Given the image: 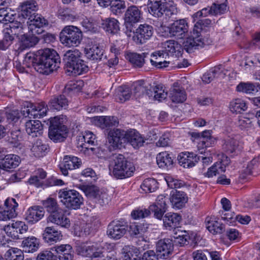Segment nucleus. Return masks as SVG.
<instances>
[{
	"instance_id": "nucleus-14",
	"label": "nucleus",
	"mask_w": 260,
	"mask_h": 260,
	"mask_svg": "<svg viewBox=\"0 0 260 260\" xmlns=\"http://www.w3.org/2000/svg\"><path fill=\"white\" fill-rule=\"evenodd\" d=\"M127 231V226L122 222L113 221L108 226L107 234L111 239L118 240L126 234Z\"/></svg>"
},
{
	"instance_id": "nucleus-57",
	"label": "nucleus",
	"mask_w": 260,
	"mask_h": 260,
	"mask_svg": "<svg viewBox=\"0 0 260 260\" xmlns=\"http://www.w3.org/2000/svg\"><path fill=\"white\" fill-rule=\"evenodd\" d=\"M227 5L225 3H214L211 6L209 12L212 15H221L227 11Z\"/></svg>"
},
{
	"instance_id": "nucleus-35",
	"label": "nucleus",
	"mask_w": 260,
	"mask_h": 260,
	"mask_svg": "<svg viewBox=\"0 0 260 260\" xmlns=\"http://www.w3.org/2000/svg\"><path fill=\"white\" fill-rule=\"evenodd\" d=\"M156 162L159 168L169 169L172 167L173 159L170 154L166 152H162L157 155Z\"/></svg>"
},
{
	"instance_id": "nucleus-3",
	"label": "nucleus",
	"mask_w": 260,
	"mask_h": 260,
	"mask_svg": "<svg viewBox=\"0 0 260 260\" xmlns=\"http://www.w3.org/2000/svg\"><path fill=\"white\" fill-rule=\"evenodd\" d=\"M110 170L117 179H124L133 175L135 168L133 164L127 160L122 154H115L111 161Z\"/></svg>"
},
{
	"instance_id": "nucleus-38",
	"label": "nucleus",
	"mask_w": 260,
	"mask_h": 260,
	"mask_svg": "<svg viewBox=\"0 0 260 260\" xmlns=\"http://www.w3.org/2000/svg\"><path fill=\"white\" fill-rule=\"evenodd\" d=\"M125 57L135 68H141L145 63V55L136 53L129 52L126 54Z\"/></svg>"
},
{
	"instance_id": "nucleus-4",
	"label": "nucleus",
	"mask_w": 260,
	"mask_h": 260,
	"mask_svg": "<svg viewBox=\"0 0 260 260\" xmlns=\"http://www.w3.org/2000/svg\"><path fill=\"white\" fill-rule=\"evenodd\" d=\"M81 52L76 49L67 51L63 56L64 67L73 75H80L88 71V67L81 59Z\"/></svg>"
},
{
	"instance_id": "nucleus-10",
	"label": "nucleus",
	"mask_w": 260,
	"mask_h": 260,
	"mask_svg": "<svg viewBox=\"0 0 260 260\" xmlns=\"http://www.w3.org/2000/svg\"><path fill=\"white\" fill-rule=\"evenodd\" d=\"M95 136L90 131H85L81 136H79L78 147L81 148L80 151L84 154L90 155L95 153V148L90 147L94 146L96 143Z\"/></svg>"
},
{
	"instance_id": "nucleus-45",
	"label": "nucleus",
	"mask_w": 260,
	"mask_h": 260,
	"mask_svg": "<svg viewBox=\"0 0 260 260\" xmlns=\"http://www.w3.org/2000/svg\"><path fill=\"white\" fill-rule=\"evenodd\" d=\"M225 171V166L222 164L221 162H217L208 169V171L204 174V175L208 178L212 177L224 172Z\"/></svg>"
},
{
	"instance_id": "nucleus-61",
	"label": "nucleus",
	"mask_w": 260,
	"mask_h": 260,
	"mask_svg": "<svg viewBox=\"0 0 260 260\" xmlns=\"http://www.w3.org/2000/svg\"><path fill=\"white\" fill-rule=\"evenodd\" d=\"M236 88L238 91L246 93H252L253 92L257 91L255 85L250 83L241 82L238 85Z\"/></svg>"
},
{
	"instance_id": "nucleus-20",
	"label": "nucleus",
	"mask_w": 260,
	"mask_h": 260,
	"mask_svg": "<svg viewBox=\"0 0 260 260\" xmlns=\"http://www.w3.org/2000/svg\"><path fill=\"white\" fill-rule=\"evenodd\" d=\"M45 211L40 206L29 208L25 214V219L29 223L34 224L41 220L44 216Z\"/></svg>"
},
{
	"instance_id": "nucleus-63",
	"label": "nucleus",
	"mask_w": 260,
	"mask_h": 260,
	"mask_svg": "<svg viewBox=\"0 0 260 260\" xmlns=\"http://www.w3.org/2000/svg\"><path fill=\"white\" fill-rule=\"evenodd\" d=\"M165 180L168 186L171 188H179L184 185L183 181L176 179L170 175H167L165 177Z\"/></svg>"
},
{
	"instance_id": "nucleus-6",
	"label": "nucleus",
	"mask_w": 260,
	"mask_h": 260,
	"mask_svg": "<svg viewBox=\"0 0 260 260\" xmlns=\"http://www.w3.org/2000/svg\"><path fill=\"white\" fill-rule=\"evenodd\" d=\"M59 38L61 43L65 46H77L82 40V32L76 26L68 25L60 32Z\"/></svg>"
},
{
	"instance_id": "nucleus-17",
	"label": "nucleus",
	"mask_w": 260,
	"mask_h": 260,
	"mask_svg": "<svg viewBox=\"0 0 260 260\" xmlns=\"http://www.w3.org/2000/svg\"><path fill=\"white\" fill-rule=\"evenodd\" d=\"M127 132L120 129L110 130L108 135V141L114 148H120L126 142Z\"/></svg>"
},
{
	"instance_id": "nucleus-5",
	"label": "nucleus",
	"mask_w": 260,
	"mask_h": 260,
	"mask_svg": "<svg viewBox=\"0 0 260 260\" xmlns=\"http://www.w3.org/2000/svg\"><path fill=\"white\" fill-rule=\"evenodd\" d=\"M149 8L150 13L157 18H166L176 15L178 11L176 5L172 1L149 0Z\"/></svg>"
},
{
	"instance_id": "nucleus-27",
	"label": "nucleus",
	"mask_w": 260,
	"mask_h": 260,
	"mask_svg": "<svg viewBox=\"0 0 260 260\" xmlns=\"http://www.w3.org/2000/svg\"><path fill=\"white\" fill-rule=\"evenodd\" d=\"M187 201L188 197L184 191L175 190L171 193L170 202L174 208H182Z\"/></svg>"
},
{
	"instance_id": "nucleus-39",
	"label": "nucleus",
	"mask_w": 260,
	"mask_h": 260,
	"mask_svg": "<svg viewBox=\"0 0 260 260\" xmlns=\"http://www.w3.org/2000/svg\"><path fill=\"white\" fill-rule=\"evenodd\" d=\"M239 142L234 137H228L223 145V150L228 154L236 153L239 151Z\"/></svg>"
},
{
	"instance_id": "nucleus-41",
	"label": "nucleus",
	"mask_w": 260,
	"mask_h": 260,
	"mask_svg": "<svg viewBox=\"0 0 260 260\" xmlns=\"http://www.w3.org/2000/svg\"><path fill=\"white\" fill-rule=\"evenodd\" d=\"M104 29L107 32L115 34L120 29L118 21L114 18H107L102 23Z\"/></svg>"
},
{
	"instance_id": "nucleus-36",
	"label": "nucleus",
	"mask_w": 260,
	"mask_h": 260,
	"mask_svg": "<svg viewBox=\"0 0 260 260\" xmlns=\"http://www.w3.org/2000/svg\"><path fill=\"white\" fill-rule=\"evenodd\" d=\"M181 219V216L177 213H167L163 218L164 224L166 228H175L179 224Z\"/></svg>"
},
{
	"instance_id": "nucleus-2",
	"label": "nucleus",
	"mask_w": 260,
	"mask_h": 260,
	"mask_svg": "<svg viewBox=\"0 0 260 260\" xmlns=\"http://www.w3.org/2000/svg\"><path fill=\"white\" fill-rule=\"evenodd\" d=\"M39 64H36L35 70L38 73L48 75L59 68L60 58L54 49L45 48L38 50L37 59Z\"/></svg>"
},
{
	"instance_id": "nucleus-62",
	"label": "nucleus",
	"mask_w": 260,
	"mask_h": 260,
	"mask_svg": "<svg viewBox=\"0 0 260 260\" xmlns=\"http://www.w3.org/2000/svg\"><path fill=\"white\" fill-rule=\"evenodd\" d=\"M110 6L112 12L115 14L120 13L125 8V2L123 0H112Z\"/></svg>"
},
{
	"instance_id": "nucleus-42",
	"label": "nucleus",
	"mask_w": 260,
	"mask_h": 260,
	"mask_svg": "<svg viewBox=\"0 0 260 260\" xmlns=\"http://www.w3.org/2000/svg\"><path fill=\"white\" fill-rule=\"evenodd\" d=\"M28 29H33V27H42L47 24V21L41 15L35 14L28 19Z\"/></svg>"
},
{
	"instance_id": "nucleus-8",
	"label": "nucleus",
	"mask_w": 260,
	"mask_h": 260,
	"mask_svg": "<svg viewBox=\"0 0 260 260\" xmlns=\"http://www.w3.org/2000/svg\"><path fill=\"white\" fill-rule=\"evenodd\" d=\"M48 110V106L44 102L36 104L26 103L21 110V114L25 117L40 118L46 115Z\"/></svg>"
},
{
	"instance_id": "nucleus-31",
	"label": "nucleus",
	"mask_w": 260,
	"mask_h": 260,
	"mask_svg": "<svg viewBox=\"0 0 260 260\" xmlns=\"http://www.w3.org/2000/svg\"><path fill=\"white\" fill-rule=\"evenodd\" d=\"M58 254L60 260H73V251L71 245L69 244L56 246L53 248Z\"/></svg>"
},
{
	"instance_id": "nucleus-51",
	"label": "nucleus",
	"mask_w": 260,
	"mask_h": 260,
	"mask_svg": "<svg viewBox=\"0 0 260 260\" xmlns=\"http://www.w3.org/2000/svg\"><path fill=\"white\" fill-rule=\"evenodd\" d=\"M67 122V118L65 115H61L50 118V128L60 129L62 126H67L65 124Z\"/></svg>"
},
{
	"instance_id": "nucleus-34",
	"label": "nucleus",
	"mask_w": 260,
	"mask_h": 260,
	"mask_svg": "<svg viewBox=\"0 0 260 260\" xmlns=\"http://www.w3.org/2000/svg\"><path fill=\"white\" fill-rule=\"evenodd\" d=\"M126 141L129 142L134 148H138L143 145L144 139L140 134L135 131L127 132Z\"/></svg>"
},
{
	"instance_id": "nucleus-46",
	"label": "nucleus",
	"mask_w": 260,
	"mask_h": 260,
	"mask_svg": "<svg viewBox=\"0 0 260 260\" xmlns=\"http://www.w3.org/2000/svg\"><path fill=\"white\" fill-rule=\"evenodd\" d=\"M222 75L219 67H215L209 72L206 73L202 77V80L206 83H210L214 78H218Z\"/></svg>"
},
{
	"instance_id": "nucleus-32",
	"label": "nucleus",
	"mask_w": 260,
	"mask_h": 260,
	"mask_svg": "<svg viewBox=\"0 0 260 260\" xmlns=\"http://www.w3.org/2000/svg\"><path fill=\"white\" fill-rule=\"evenodd\" d=\"M141 17V11L136 6H131L125 13V22L131 23L138 22Z\"/></svg>"
},
{
	"instance_id": "nucleus-53",
	"label": "nucleus",
	"mask_w": 260,
	"mask_h": 260,
	"mask_svg": "<svg viewBox=\"0 0 260 260\" xmlns=\"http://www.w3.org/2000/svg\"><path fill=\"white\" fill-rule=\"evenodd\" d=\"M77 252L78 254L84 257H91L92 253L91 245L87 243H81L77 245Z\"/></svg>"
},
{
	"instance_id": "nucleus-12",
	"label": "nucleus",
	"mask_w": 260,
	"mask_h": 260,
	"mask_svg": "<svg viewBox=\"0 0 260 260\" xmlns=\"http://www.w3.org/2000/svg\"><path fill=\"white\" fill-rule=\"evenodd\" d=\"M153 32L151 25L147 24H140L134 31L133 40L137 44H143L151 37Z\"/></svg>"
},
{
	"instance_id": "nucleus-25",
	"label": "nucleus",
	"mask_w": 260,
	"mask_h": 260,
	"mask_svg": "<svg viewBox=\"0 0 260 260\" xmlns=\"http://www.w3.org/2000/svg\"><path fill=\"white\" fill-rule=\"evenodd\" d=\"M48 222L64 228H69L70 226L69 219L64 215L61 209L50 214L48 217Z\"/></svg>"
},
{
	"instance_id": "nucleus-64",
	"label": "nucleus",
	"mask_w": 260,
	"mask_h": 260,
	"mask_svg": "<svg viewBox=\"0 0 260 260\" xmlns=\"http://www.w3.org/2000/svg\"><path fill=\"white\" fill-rule=\"evenodd\" d=\"M7 29H11L13 34L19 35L23 32V24L17 21H14L10 23L9 27L6 28Z\"/></svg>"
},
{
	"instance_id": "nucleus-23",
	"label": "nucleus",
	"mask_w": 260,
	"mask_h": 260,
	"mask_svg": "<svg viewBox=\"0 0 260 260\" xmlns=\"http://www.w3.org/2000/svg\"><path fill=\"white\" fill-rule=\"evenodd\" d=\"M21 15L24 18L28 19L35 15L38 9V5L36 1L27 0L20 4Z\"/></svg>"
},
{
	"instance_id": "nucleus-18",
	"label": "nucleus",
	"mask_w": 260,
	"mask_h": 260,
	"mask_svg": "<svg viewBox=\"0 0 260 260\" xmlns=\"http://www.w3.org/2000/svg\"><path fill=\"white\" fill-rule=\"evenodd\" d=\"M168 198L162 194L159 195L156 202L149 206L150 210L154 213V216L160 219L167 210V202Z\"/></svg>"
},
{
	"instance_id": "nucleus-22",
	"label": "nucleus",
	"mask_w": 260,
	"mask_h": 260,
	"mask_svg": "<svg viewBox=\"0 0 260 260\" xmlns=\"http://www.w3.org/2000/svg\"><path fill=\"white\" fill-rule=\"evenodd\" d=\"M104 50L99 44H94L89 48L85 49V54L87 58L94 61H99L105 58Z\"/></svg>"
},
{
	"instance_id": "nucleus-7",
	"label": "nucleus",
	"mask_w": 260,
	"mask_h": 260,
	"mask_svg": "<svg viewBox=\"0 0 260 260\" xmlns=\"http://www.w3.org/2000/svg\"><path fill=\"white\" fill-rule=\"evenodd\" d=\"M58 197L60 202L68 208L78 209L83 203L82 196L74 189H61L58 192Z\"/></svg>"
},
{
	"instance_id": "nucleus-24",
	"label": "nucleus",
	"mask_w": 260,
	"mask_h": 260,
	"mask_svg": "<svg viewBox=\"0 0 260 260\" xmlns=\"http://www.w3.org/2000/svg\"><path fill=\"white\" fill-rule=\"evenodd\" d=\"M169 97L172 102L181 103L186 100V94L184 88L175 82L170 90Z\"/></svg>"
},
{
	"instance_id": "nucleus-16",
	"label": "nucleus",
	"mask_w": 260,
	"mask_h": 260,
	"mask_svg": "<svg viewBox=\"0 0 260 260\" xmlns=\"http://www.w3.org/2000/svg\"><path fill=\"white\" fill-rule=\"evenodd\" d=\"M82 164L81 160L77 157L66 155L64 156L59 168L62 174L68 176V171L79 168Z\"/></svg>"
},
{
	"instance_id": "nucleus-43",
	"label": "nucleus",
	"mask_w": 260,
	"mask_h": 260,
	"mask_svg": "<svg viewBox=\"0 0 260 260\" xmlns=\"http://www.w3.org/2000/svg\"><path fill=\"white\" fill-rule=\"evenodd\" d=\"M260 170L259 164L257 159L254 158L247 165V167L242 171L241 177L244 179L247 176L257 173Z\"/></svg>"
},
{
	"instance_id": "nucleus-28",
	"label": "nucleus",
	"mask_w": 260,
	"mask_h": 260,
	"mask_svg": "<svg viewBox=\"0 0 260 260\" xmlns=\"http://www.w3.org/2000/svg\"><path fill=\"white\" fill-rule=\"evenodd\" d=\"M198 157L193 153L184 152L178 156L179 164L183 168H190L195 166Z\"/></svg>"
},
{
	"instance_id": "nucleus-48",
	"label": "nucleus",
	"mask_w": 260,
	"mask_h": 260,
	"mask_svg": "<svg viewBox=\"0 0 260 260\" xmlns=\"http://www.w3.org/2000/svg\"><path fill=\"white\" fill-rule=\"evenodd\" d=\"M206 222V228L210 233L213 234L222 233L223 227L218 221L210 219H208V218H207Z\"/></svg>"
},
{
	"instance_id": "nucleus-59",
	"label": "nucleus",
	"mask_w": 260,
	"mask_h": 260,
	"mask_svg": "<svg viewBox=\"0 0 260 260\" xmlns=\"http://www.w3.org/2000/svg\"><path fill=\"white\" fill-rule=\"evenodd\" d=\"M189 236L186 234V232H184L183 234L174 236L171 240H173V244L179 246H184L189 243Z\"/></svg>"
},
{
	"instance_id": "nucleus-44",
	"label": "nucleus",
	"mask_w": 260,
	"mask_h": 260,
	"mask_svg": "<svg viewBox=\"0 0 260 260\" xmlns=\"http://www.w3.org/2000/svg\"><path fill=\"white\" fill-rule=\"evenodd\" d=\"M230 108L233 113H240L245 111L247 107L244 100L237 99L231 102Z\"/></svg>"
},
{
	"instance_id": "nucleus-50",
	"label": "nucleus",
	"mask_w": 260,
	"mask_h": 260,
	"mask_svg": "<svg viewBox=\"0 0 260 260\" xmlns=\"http://www.w3.org/2000/svg\"><path fill=\"white\" fill-rule=\"evenodd\" d=\"M141 187L146 192H154L157 188V181L153 178H147L144 180Z\"/></svg>"
},
{
	"instance_id": "nucleus-52",
	"label": "nucleus",
	"mask_w": 260,
	"mask_h": 260,
	"mask_svg": "<svg viewBox=\"0 0 260 260\" xmlns=\"http://www.w3.org/2000/svg\"><path fill=\"white\" fill-rule=\"evenodd\" d=\"M31 150L36 157H40L45 154L47 150V147L46 145L42 144L40 141L37 140L33 145Z\"/></svg>"
},
{
	"instance_id": "nucleus-37",
	"label": "nucleus",
	"mask_w": 260,
	"mask_h": 260,
	"mask_svg": "<svg viewBox=\"0 0 260 260\" xmlns=\"http://www.w3.org/2000/svg\"><path fill=\"white\" fill-rule=\"evenodd\" d=\"M43 129L41 122L39 120H29L25 123V129L29 135L37 137V133L40 134Z\"/></svg>"
},
{
	"instance_id": "nucleus-33",
	"label": "nucleus",
	"mask_w": 260,
	"mask_h": 260,
	"mask_svg": "<svg viewBox=\"0 0 260 260\" xmlns=\"http://www.w3.org/2000/svg\"><path fill=\"white\" fill-rule=\"evenodd\" d=\"M166 54L162 51H158L152 54V58L150 59L151 64L157 68L161 69L168 67L170 61L164 59Z\"/></svg>"
},
{
	"instance_id": "nucleus-56",
	"label": "nucleus",
	"mask_w": 260,
	"mask_h": 260,
	"mask_svg": "<svg viewBox=\"0 0 260 260\" xmlns=\"http://www.w3.org/2000/svg\"><path fill=\"white\" fill-rule=\"evenodd\" d=\"M22 46L25 48H30L35 46L39 39L36 36L32 35H24L21 38Z\"/></svg>"
},
{
	"instance_id": "nucleus-49",
	"label": "nucleus",
	"mask_w": 260,
	"mask_h": 260,
	"mask_svg": "<svg viewBox=\"0 0 260 260\" xmlns=\"http://www.w3.org/2000/svg\"><path fill=\"white\" fill-rule=\"evenodd\" d=\"M100 126L102 127L115 126L118 123L117 118L114 116H100L96 117Z\"/></svg>"
},
{
	"instance_id": "nucleus-9",
	"label": "nucleus",
	"mask_w": 260,
	"mask_h": 260,
	"mask_svg": "<svg viewBox=\"0 0 260 260\" xmlns=\"http://www.w3.org/2000/svg\"><path fill=\"white\" fill-rule=\"evenodd\" d=\"M82 189L88 199L93 200L101 205L108 204L110 201V198L108 194L100 190L99 188L96 186L83 185L82 186Z\"/></svg>"
},
{
	"instance_id": "nucleus-15",
	"label": "nucleus",
	"mask_w": 260,
	"mask_h": 260,
	"mask_svg": "<svg viewBox=\"0 0 260 260\" xmlns=\"http://www.w3.org/2000/svg\"><path fill=\"white\" fill-rule=\"evenodd\" d=\"M6 208L0 211V221H7L17 216L16 210L18 206L15 199L8 198L5 202Z\"/></svg>"
},
{
	"instance_id": "nucleus-26",
	"label": "nucleus",
	"mask_w": 260,
	"mask_h": 260,
	"mask_svg": "<svg viewBox=\"0 0 260 260\" xmlns=\"http://www.w3.org/2000/svg\"><path fill=\"white\" fill-rule=\"evenodd\" d=\"M68 105L69 101L64 95L53 96L48 103L50 109L57 111L66 109Z\"/></svg>"
},
{
	"instance_id": "nucleus-11",
	"label": "nucleus",
	"mask_w": 260,
	"mask_h": 260,
	"mask_svg": "<svg viewBox=\"0 0 260 260\" xmlns=\"http://www.w3.org/2000/svg\"><path fill=\"white\" fill-rule=\"evenodd\" d=\"M2 229L8 237L13 239H19L21 238V235L26 233L28 226L24 222L13 220L4 225Z\"/></svg>"
},
{
	"instance_id": "nucleus-29",
	"label": "nucleus",
	"mask_w": 260,
	"mask_h": 260,
	"mask_svg": "<svg viewBox=\"0 0 260 260\" xmlns=\"http://www.w3.org/2000/svg\"><path fill=\"white\" fill-rule=\"evenodd\" d=\"M68 129L67 126H62L60 129L49 127L48 136L49 138L54 142H61L67 137Z\"/></svg>"
},
{
	"instance_id": "nucleus-60",
	"label": "nucleus",
	"mask_w": 260,
	"mask_h": 260,
	"mask_svg": "<svg viewBox=\"0 0 260 260\" xmlns=\"http://www.w3.org/2000/svg\"><path fill=\"white\" fill-rule=\"evenodd\" d=\"M43 205L48 212L51 214L58 211L60 209L56 200L52 198H49L43 202Z\"/></svg>"
},
{
	"instance_id": "nucleus-21",
	"label": "nucleus",
	"mask_w": 260,
	"mask_h": 260,
	"mask_svg": "<svg viewBox=\"0 0 260 260\" xmlns=\"http://www.w3.org/2000/svg\"><path fill=\"white\" fill-rule=\"evenodd\" d=\"M20 162L19 156L15 154L5 155L4 157L0 156V169L8 170L14 169L18 166Z\"/></svg>"
},
{
	"instance_id": "nucleus-40",
	"label": "nucleus",
	"mask_w": 260,
	"mask_h": 260,
	"mask_svg": "<svg viewBox=\"0 0 260 260\" xmlns=\"http://www.w3.org/2000/svg\"><path fill=\"white\" fill-rule=\"evenodd\" d=\"M22 245L25 252H34L38 249L39 241L34 237H28L22 241Z\"/></svg>"
},
{
	"instance_id": "nucleus-47",
	"label": "nucleus",
	"mask_w": 260,
	"mask_h": 260,
	"mask_svg": "<svg viewBox=\"0 0 260 260\" xmlns=\"http://www.w3.org/2000/svg\"><path fill=\"white\" fill-rule=\"evenodd\" d=\"M6 260H23V252L17 248H11L5 253Z\"/></svg>"
},
{
	"instance_id": "nucleus-58",
	"label": "nucleus",
	"mask_w": 260,
	"mask_h": 260,
	"mask_svg": "<svg viewBox=\"0 0 260 260\" xmlns=\"http://www.w3.org/2000/svg\"><path fill=\"white\" fill-rule=\"evenodd\" d=\"M116 100L119 102L123 103L129 99L131 96V92L129 88L119 87L117 90Z\"/></svg>"
},
{
	"instance_id": "nucleus-19",
	"label": "nucleus",
	"mask_w": 260,
	"mask_h": 260,
	"mask_svg": "<svg viewBox=\"0 0 260 260\" xmlns=\"http://www.w3.org/2000/svg\"><path fill=\"white\" fill-rule=\"evenodd\" d=\"M162 52L166 54L165 56L181 55L183 48L181 44L174 40H169L162 44Z\"/></svg>"
},
{
	"instance_id": "nucleus-13",
	"label": "nucleus",
	"mask_w": 260,
	"mask_h": 260,
	"mask_svg": "<svg viewBox=\"0 0 260 260\" xmlns=\"http://www.w3.org/2000/svg\"><path fill=\"white\" fill-rule=\"evenodd\" d=\"M174 249L173 240L170 239H164L159 240L156 245V253L161 259L169 258Z\"/></svg>"
},
{
	"instance_id": "nucleus-54",
	"label": "nucleus",
	"mask_w": 260,
	"mask_h": 260,
	"mask_svg": "<svg viewBox=\"0 0 260 260\" xmlns=\"http://www.w3.org/2000/svg\"><path fill=\"white\" fill-rule=\"evenodd\" d=\"M38 57V51L36 53L29 52L26 54L23 64L28 68L32 66L35 69L36 64H39V61L37 60Z\"/></svg>"
},
{
	"instance_id": "nucleus-1",
	"label": "nucleus",
	"mask_w": 260,
	"mask_h": 260,
	"mask_svg": "<svg viewBox=\"0 0 260 260\" xmlns=\"http://www.w3.org/2000/svg\"><path fill=\"white\" fill-rule=\"evenodd\" d=\"M170 37H174L177 39H183L187 38L184 43V49L188 52H191L194 49L202 48L205 46H209L212 44V40L209 36L204 37L199 35L198 32L190 37L188 36V26L185 19H180L175 21L168 28Z\"/></svg>"
},
{
	"instance_id": "nucleus-30",
	"label": "nucleus",
	"mask_w": 260,
	"mask_h": 260,
	"mask_svg": "<svg viewBox=\"0 0 260 260\" xmlns=\"http://www.w3.org/2000/svg\"><path fill=\"white\" fill-rule=\"evenodd\" d=\"M43 237L47 243H56L61 239L62 235L60 231L54 227H47L44 231Z\"/></svg>"
},
{
	"instance_id": "nucleus-55",
	"label": "nucleus",
	"mask_w": 260,
	"mask_h": 260,
	"mask_svg": "<svg viewBox=\"0 0 260 260\" xmlns=\"http://www.w3.org/2000/svg\"><path fill=\"white\" fill-rule=\"evenodd\" d=\"M152 88L154 92V98L155 99L161 101L166 99L168 93L165 91V89L162 85H157L153 86Z\"/></svg>"
}]
</instances>
